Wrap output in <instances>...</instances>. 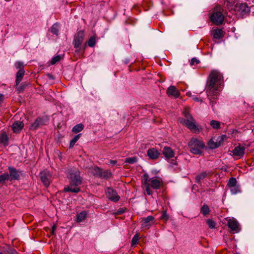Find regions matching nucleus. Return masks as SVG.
I'll list each match as a JSON object with an SVG mask.
<instances>
[{
  "label": "nucleus",
  "instance_id": "nucleus-14",
  "mask_svg": "<svg viewBox=\"0 0 254 254\" xmlns=\"http://www.w3.org/2000/svg\"><path fill=\"white\" fill-rule=\"evenodd\" d=\"M232 153L234 156L242 158L245 153V147L243 145H239L235 147Z\"/></svg>",
  "mask_w": 254,
  "mask_h": 254
},
{
  "label": "nucleus",
  "instance_id": "nucleus-49",
  "mask_svg": "<svg viewBox=\"0 0 254 254\" xmlns=\"http://www.w3.org/2000/svg\"><path fill=\"white\" fill-rule=\"evenodd\" d=\"M117 162L116 160H110V164L112 165H115L117 164Z\"/></svg>",
  "mask_w": 254,
  "mask_h": 254
},
{
  "label": "nucleus",
  "instance_id": "nucleus-31",
  "mask_svg": "<svg viewBox=\"0 0 254 254\" xmlns=\"http://www.w3.org/2000/svg\"><path fill=\"white\" fill-rule=\"evenodd\" d=\"M80 135H81V134H78L76 135H75L70 141V143H69V148H72L75 143L77 141V140L79 139L80 137Z\"/></svg>",
  "mask_w": 254,
  "mask_h": 254
},
{
  "label": "nucleus",
  "instance_id": "nucleus-4",
  "mask_svg": "<svg viewBox=\"0 0 254 254\" xmlns=\"http://www.w3.org/2000/svg\"><path fill=\"white\" fill-rule=\"evenodd\" d=\"M188 146L191 153L195 155H200L205 147L204 142L201 139L192 137L188 143Z\"/></svg>",
  "mask_w": 254,
  "mask_h": 254
},
{
  "label": "nucleus",
  "instance_id": "nucleus-9",
  "mask_svg": "<svg viewBox=\"0 0 254 254\" xmlns=\"http://www.w3.org/2000/svg\"><path fill=\"white\" fill-rule=\"evenodd\" d=\"M40 178L43 184L48 187L51 182V174L49 171H43L40 174Z\"/></svg>",
  "mask_w": 254,
  "mask_h": 254
},
{
  "label": "nucleus",
  "instance_id": "nucleus-38",
  "mask_svg": "<svg viewBox=\"0 0 254 254\" xmlns=\"http://www.w3.org/2000/svg\"><path fill=\"white\" fill-rule=\"evenodd\" d=\"M206 223L209 228L211 229H214L216 227V223L212 219H208L206 220Z\"/></svg>",
  "mask_w": 254,
  "mask_h": 254
},
{
  "label": "nucleus",
  "instance_id": "nucleus-29",
  "mask_svg": "<svg viewBox=\"0 0 254 254\" xmlns=\"http://www.w3.org/2000/svg\"><path fill=\"white\" fill-rule=\"evenodd\" d=\"M8 137L6 133H2L0 135V142L1 143L3 144L4 145H7L8 144Z\"/></svg>",
  "mask_w": 254,
  "mask_h": 254
},
{
  "label": "nucleus",
  "instance_id": "nucleus-5",
  "mask_svg": "<svg viewBox=\"0 0 254 254\" xmlns=\"http://www.w3.org/2000/svg\"><path fill=\"white\" fill-rule=\"evenodd\" d=\"M67 178L69 179V183L79 186L81 184L82 179L80 173L77 170L68 169L66 171Z\"/></svg>",
  "mask_w": 254,
  "mask_h": 254
},
{
  "label": "nucleus",
  "instance_id": "nucleus-48",
  "mask_svg": "<svg viewBox=\"0 0 254 254\" xmlns=\"http://www.w3.org/2000/svg\"><path fill=\"white\" fill-rule=\"evenodd\" d=\"M4 99V95L0 93V104L2 103Z\"/></svg>",
  "mask_w": 254,
  "mask_h": 254
},
{
  "label": "nucleus",
  "instance_id": "nucleus-11",
  "mask_svg": "<svg viewBox=\"0 0 254 254\" xmlns=\"http://www.w3.org/2000/svg\"><path fill=\"white\" fill-rule=\"evenodd\" d=\"M8 169L9 172L10 181L18 180L20 179V175L21 174V171L17 170L13 167H8Z\"/></svg>",
  "mask_w": 254,
  "mask_h": 254
},
{
  "label": "nucleus",
  "instance_id": "nucleus-47",
  "mask_svg": "<svg viewBox=\"0 0 254 254\" xmlns=\"http://www.w3.org/2000/svg\"><path fill=\"white\" fill-rule=\"evenodd\" d=\"M193 99L194 101L196 102H202V99L197 97H193Z\"/></svg>",
  "mask_w": 254,
  "mask_h": 254
},
{
  "label": "nucleus",
  "instance_id": "nucleus-13",
  "mask_svg": "<svg viewBox=\"0 0 254 254\" xmlns=\"http://www.w3.org/2000/svg\"><path fill=\"white\" fill-rule=\"evenodd\" d=\"M84 33L82 31H79L77 33L74 37V47L75 48H78L80 47L83 41Z\"/></svg>",
  "mask_w": 254,
  "mask_h": 254
},
{
  "label": "nucleus",
  "instance_id": "nucleus-41",
  "mask_svg": "<svg viewBox=\"0 0 254 254\" xmlns=\"http://www.w3.org/2000/svg\"><path fill=\"white\" fill-rule=\"evenodd\" d=\"M139 236L137 234H135L132 239L131 240V246H135L138 242Z\"/></svg>",
  "mask_w": 254,
  "mask_h": 254
},
{
  "label": "nucleus",
  "instance_id": "nucleus-37",
  "mask_svg": "<svg viewBox=\"0 0 254 254\" xmlns=\"http://www.w3.org/2000/svg\"><path fill=\"white\" fill-rule=\"evenodd\" d=\"M8 180H9V175L8 173H3L0 175V184Z\"/></svg>",
  "mask_w": 254,
  "mask_h": 254
},
{
  "label": "nucleus",
  "instance_id": "nucleus-36",
  "mask_svg": "<svg viewBox=\"0 0 254 254\" xmlns=\"http://www.w3.org/2000/svg\"><path fill=\"white\" fill-rule=\"evenodd\" d=\"M96 44V37L92 36L90 38L88 41V45L90 47H93Z\"/></svg>",
  "mask_w": 254,
  "mask_h": 254
},
{
  "label": "nucleus",
  "instance_id": "nucleus-42",
  "mask_svg": "<svg viewBox=\"0 0 254 254\" xmlns=\"http://www.w3.org/2000/svg\"><path fill=\"white\" fill-rule=\"evenodd\" d=\"M217 96H208L210 100V104L211 105L212 108H213L214 104L216 103L215 97Z\"/></svg>",
  "mask_w": 254,
  "mask_h": 254
},
{
  "label": "nucleus",
  "instance_id": "nucleus-2",
  "mask_svg": "<svg viewBox=\"0 0 254 254\" xmlns=\"http://www.w3.org/2000/svg\"><path fill=\"white\" fill-rule=\"evenodd\" d=\"M162 183V179L159 177L150 178L147 173H145L143 175L142 187L148 195H151L152 193L150 188L154 190H158L160 188Z\"/></svg>",
  "mask_w": 254,
  "mask_h": 254
},
{
  "label": "nucleus",
  "instance_id": "nucleus-22",
  "mask_svg": "<svg viewBox=\"0 0 254 254\" xmlns=\"http://www.w3.org/2000/svg\"><path fill=\"white\" fill-rule=\"evenodd\" d=\"M25 70L24 69H19L16 74V80L15 82L17 85H18L21 81L24 75Z\"/></svg>",
  "mask_w": 254,
  "mask_h": 254
},
{
  "label": "nucleus",
  "instance_id": "nucleus-3",
  "mask_svg": "<svg viewBox=\"0 0 254 254\" xmlns=\"http://www.w3.org/2000/svg\"><path fill=\"white\" fill-rule=\"evenodd\" d=\"M185 119H182L181 123L187 127L193 133H199L202 129L201 127L196 124V121L192 116L187 111L184 112Z\"/></svg>",
  "mask_w": 254,
  "mask_h": 254
},
{
  "label": "nucleus",
  "instance_id": "nucleus-19",
  "mask_svg": "<svg viewBox=\"0 0 254 254\" xmlns=\"http://www.w3.org/2000/svg\"><path fill=\"white\" fill-rule=\"evenodd\" d=\"M162 153L164 157L167 159L173 158L174 156V152L170 147H165Z\"/></svg>",
  "mask_w": 254,
  "mask_h": 254
},
{
  "label": "nucleus",
  "instance_id": "nucleus-35",
  "mask_svg": "<svg viewBox=\"0 0 254 254\" xmlns=\"http://www.w3.org/2000/svg\"><path fill=\"white\" fill-rule=\"evenodd\" d=\"M230 191L232 194H236L241 191L239 185L235 186L230 188Z\"/></svg>",
  "mask_w": 254,
  "mask_h": 254
},
{
  "label": "nucleus",
  "instance_id": "nucleus-26",
  "mask_svg": "<svg viewBox=\"0 0 254 254\" xmlns=\"http://www.w3.org/2000/svg\"><path fill=\"white\" fill-rule=\"evenodd\" d=\"M208 147L210 149H213L218 148L220 145V143L215 142L213 139H211L208 142Z\"/></svg>",
  "mask_w": 254,
  "mask_h": 254
},
{
  "label": "nucleus",
  "instance_id": "nucleus-44",
  "mask_svg": "<svg viewBox=\"0 0 254 254\" xmlns=\"http://www.w3.org/2000/svg\"><path fill=\"white\" fill-rule=\"evenodd\" d=\"M161 219L167 221L168 219V216L166 211H163L160 217Z\"/></svg>",
  "mask_w": 254,
  "mask_h": 254
},
{
  "label": "nucleus",
  "instance_id": "nucleus-18",
  "mask_svg": "<svg viewBox=\"0 0 254 254\" xmlns=\"http://www.w3.org/2000/svg\"><path fill=\"white\" fill-rule=\"evenodd\" d=\"M147 154L149 158L153 160L157 159L160 155L158 151L154 148L149 149L147 150Z\"/></svg>",
  "mask_w": 254,
  "mask_h": 254
},
{
  "label": "nucleus",
  "instance_id": "nucleus-45",
  "mask_svg": "<svg viewBox=\"0 0 254 254\" xmlns=\"http://www.w3.org/2000/svg\"><path fill=\"white\" fill-rule=\"evenodd\" d=\"M225 1L228 3L227 6H228V4H229L230 6H232L233 4H234V3L235 2L236 0H225Z\"/></svg>",
  "mask_w": 254,
  "mask_h": 254
},
{
  "label": "nucleus",
  "instance_id": "nucleus-12",
  "mask_svg": "<svg viewBox=\"0 0 254 254\" xmlns=\"http://www.w3.org/2000/svg\"><path fill=\"white\" fill-rule=\"evenodd\" d=\"M107 197L114 202H117L120 198L117 192L113 189L108 188L106 191Z\"/></svg>",
  "mask_w": 254,
  "mask_h": 254
},
{
  "label": "nucleus",
  "instance_id": "nucleus-10",
  "mask_svg": "<svg viewBox=\"0 0 254 254\" xmlns=\"http://www.w3.org/2000/svg\"><path fill=\"white\" fill-rule=\"evenodd\" d=\"M226 220L227 225L231 230L234 233H238L239 231V225L237 221L233 218H228Z\"/></svg>",
  "mask_w": 254,
  "mask_h": 254
},
{
  "label": "nucleus",
  "instance_id": "nucleus-21",
  "mask_svg": "<svg viewBox=\"0 0 254 254\" xmlns=\"http://www.w3.org/2000/svg\"><path fill=\"white\" fill-rule=\"evenodd\" d=\"M154 217L152 216H148L142 219V227L149 228L151 225V222L154 220Z\"/></svg>",
  "mask_w": 254,
  "mask_h": 254
},
{
  "label": "nucleus",
  "instance_id": "nucleus-51",
  "mask_svg": "<svg viewBox=\"0 0 254 254\" xmlns=\"http://www.w3.org/2000/svg\"><path fill=\"white\" fill-rule=\"evenodd\" d=\"M0 254H2V253H1V252H0Z\"/></svg>",
  "mask_w": 254,
  "mask_h": 254
},
{
  "label": "nucleus",
  "instance_id": "nucleus-7",
  "mask_svg": "<svg viewBox=\"0 0 254 254\" xmlns=\"http://www.w3.org/2000/svg\"><path fill=\"white\" fill-rule=\"evenodd\" d=\"M91 173L96 177L102 179H108L112 177V173L108 170H104L98 167H95L91 169Z\"/></svg>",
  "mask_w": 254,
  "mask_h": 254
},
{
  "label": "nucleus",
  "instance_id": "nucleus-39",
  "mask_svg": "<svg viewBox=\"0 0 254 254\" xmlns=\"http://www.w3.org/2000/svg\"><path fill=\"white\" fill-rule=\"evenodd\" d=\"M14 66L17 69H24V64L22 62L17 61L14 64Z\"/></svg>",
  "mask_w": 254,
  "mask_h": 254
},
{
  "label": "nucleus",
  "instance_id": "nucleus-15",
  "mask_svg": "<svg viewBox=\"0 0 254 254\" xmlns=\"http://www.w3.org/2000/svg\"><path fill=\"white\" fill-rule=\"evenodd\" d=\"M64 192L78 193L80 191V189L78 186H76L74 184L69 183L68 186L64 187Z\"/></svg>",
  "mask_w": 254,
  "mask_h": 254
},
{
  "label": "nucleus",
  "instance_id": "nucleus-27",
  "mask_svg": "<svg viewBox=\"0 0 254 254\" xmlns=\"http://www.w3.org/2000/svg\"><path fill=\"white\" fill-rule=\"evenodd\" d=\"M200 212L204 216L208 215L210 212L209 206L207 204H204L200 209Z\"/></svg>",
  "mask_w": 254,
  "mask_h": 254
},
{
  "label": "nucleus",
  "instance_id": "nucleus-25",
  "mask_svg": "<svg viewBox=\"0 0 254 254\" xmlns=\"http://www.w3.org/2000/svg\"><path fill=\"white\" fill-rule=\"evenodd\" d=\"M87 212L83 211L77 215L76 220L77 222H81L84 221L87 217Z\"/></svg>",
  "mask_w": 254,
  "mask_h": 254
},
{
  "label": "nucleus",
  "instance_id": "nucleus-33",
  "mask_svg": "<svg viewBox=\"0 0 254 254\" xmlns=\"http://www.w3.org/2000/svg\"><path fill=\"white\" fill-rule=\"evenodd\" d=\"M237 180L235 178L232 177L229 179V181L227 184V186L229 187H234L237 186Z\"/></svg>",
  "mask_w": 254,
  "mask_h": 254
},
{
  "label": "nucleus",
  "instance_id": "nucleus-1",
  "mask_svg": "<svg viewBox=\"0 0 254 254\" xmlns=\"http://www.w3.org/2000/svg\"><path fill=\"white\" fill-rule=\"evenodd\" d=\"M223 83V77L217 70H212L207 78L205 86L207 96H217L219 88Z\"/></svg>",
  "mask_w": 254,
  "mask_h": 254
},
{
  "label": "nucleus",
  "instance_id": "nucleus-32",
  "mask_svg": "<svg viewBox=\"0 0 254 254\" xmlns=\"http://www.w3.org/2000/svg\"><path fill=\"white\" fill-rule=\"evenodd\" d=\"M137 158L135 156L127 158L125 160V163L132 164L137 162Z\"/></svg>",
  "mask_w": 254,
  "mask_h": 254
},
{
  "label": "nucleus",
  "instance_id": "nucleus-40",
  "mask_svg": "<svg viewBox=\"0 0 254 254\" xmlns=\"http://www.w3.org/2000/svg\"><path fill=\"white\" fill-rule=\"evenodd\" d=\"M61 60V56L60 55H57L52 59L51 61V64H54L57 62H59Z\"/></svg>",
  "mask_w": 254,
  "mask_h": 254
},
{
  "label": "nucleus",
  "instance_id": "nucleus-23",
  "mask_svg": "<svg viewBox=\"0 0 254 254\" xmlns=\"http://www.w3.org/2000/svg\"><path fill=\"white\" fill-rule=\"evenodd\" d=\"M42 125H43V119L41 118H38L31 125L30 129L31 130L36 129L40 126Z\"/></svg>",
  "mask_w": 254,
  "mask_h": 254
},
{
  "label": "nucleus",
  "instance_id": "nucleus-30",
  "mask_svg": "<svg viewBox=\"0 0 254 254\" xmlns=\"http://www.w3.org/2000/svg\"><path fill=\"white\" fill-rule=\"evenodd\" d=\"M51 32L56 35H58L59 31V25L58 23H55L51 28Z\"/></svg>",
  "mask_w": 254,
  "mask_h": 254
},
{
  "label": "nucleus",
  "instance_id": "nucleus-8",
  "mask_svg": "<svg viewBox=\"0 0 254 254\" xmlns=\"http://www.w3.org/2000/svg\"><path fill=\"white\" fill-rule=\"evenodd\" d=\"M234 9L235 11L243 16L248 14L250 11L249 7L245 3H236Z\"/></svg>",
  "mask_w": 254,
  "mask_h": 254
},
{
  "label": "nucleus",
  "instance_id": "nucleus-43",
  "mask_svg": "<svg viewBox=\"0 0 254 254\" xmlns=\"http://www.w3.org/2000/svg\"><path fill=\"white\" fill-rule=\"evenodd\" d=\"M200 63V61L195 58H192L190 62L191 65H196Z\"/></svg>",
  "mask_w": 254,
  "mask_h": 254
},
{
  "label": "nucleus",
  "instance_id": "nucleus-20",
  "mask_svg": "<svg viewBox=\"0 0 254 254\" xmlns=\"http://www.w3.org/2000/svg\"><path fill=\"white\" fill-rule=\"evenodd\" d=\"M23 127L24 124L22 122L16 121L13 124L12 128L14 132L18 133L23 128Z\"/></svg>",
  "mask_w": 254,
  "mask_h": 254
},
{
  "label": "nucleus",
  "instance_id": "nucleus-28",
  "mask_svg": "<svg viewBox=\"0 0 254 254\" xmlns=\"http://www.w3.org/2000/svg\"><path fill=\"white\" fill-rule=\"evenodd\" d=\"M84 126L82 124H79L75 125L72 129L73 132L77 133L83 130Z\"/></svg>",
  "mask_w": 254,
  "mask_h": 254
},
{
  "label": "nucleus",
  "instance_id": "nucleus-17",
  "mask_svg": "<svg viewBox=\"0 0 254 254\" xmlns=\"http://www.w3.org/2000/svg\"><path fill=\"white\" fill-rule=\"evenodd\" d=\"M211 35L215 39H221L224 37V32L221 29H215L211 31Z\"/></svg>",
  "mask_w": 254,
  "mask_h": 254
},
{
  "label": "nucleus",
  "instance_id": "nucleus-16",
  "mask_svg": "<svg viewBox=\"0 0 254 254\" xmlns=\"http://www.w3.org/2000/svg\"><path fill=\"white\" fill-rule=\"evenodd\" d=\"M167 94L169 96H173L177 98L179 96V91L174 86H170L167 90Z\"/></svg>",
  "mask_w": 254,
  "mask_h": 254
},
{
  "label": "nucleus",
  "instance_id": "nucleus-34",
  "mask_svg": "<svg viewBox=\"0 0 254 254\" xmlns=\"http://www.w3.org/2000/svg\"><path fill=\"white\" fill-rule=\"evenodd\" d=\"M210 125L214 129L220 128V122L215 120H212L210 122Z\"/></svg>",
  "mask_w": 254,
  "mask_h": 254
},
{
  "label": "nucleus",
  "instance_id": "nucleus-46",
  "mask_svg": "<svg viewBox=\"0 0 254 254\" xmlns=\"http://www.w3.org/2000/svg\"><path fill=\"white\" fill-rule=\"evenodd\" d=\"M6 254H17V252L14 249H10L7 251Z\"/></svg>",
  "mask_w": 254,
  "mask_h": 254
},
{
  "label": "nucleus",
  "instance_id": "nucleus-6",
  "mask_svg": "<svg viewBox=\"0 0 254 254\" xmlns=\"http://www.w3.org/2000/svg\"><path fill=\"white\" fill-rule=\"evenodd\" d=\"M223 11L220 6L217 7L210 16L211 21L217 25L221 24L224 19Z\"/></svg>",
  "mask_w": 254,
  "mask_h": 254
},
{
  "label": "nucleus",
  "instance_id": "nucleus-50",
  "mask_svg": "<svg viewBox=\"0 0 254 254\" xmlns=\"http://www.w3.org/2000/svg\"><path fill=\"white\" fill-rule=\"evenodd\" d=\"M56 229V225H53V227H52V230H51V233H52V234L53 235H54V232H55V231Z\"/></svg>",
  "mask_w": 254,
  "mask_h": 254
},
{
  "label": "nucleus",
  "instance_id": "nucleus-24",
  "mask_svg": "<svg viewBox=\"0 0 254 254\" xmlns=\"http://www.w3.org/2000/svg\"><path fill=\"white\" fill-rule=\"evenodd\" d=\"M208 174V173L205 171V172H202L200 173V174H199L198 175H197L195 177L196 183H197L198 184H200L201 180H202L203 179L205 178L207 176Z\"/></svg>",
  "mask_w": 254,
  "mask_h": 254
}]
</instances>
